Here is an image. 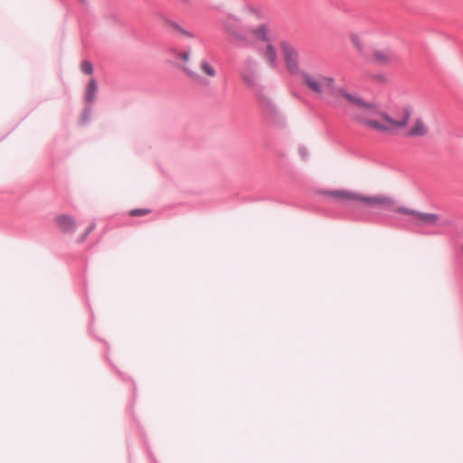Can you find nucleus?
Masks as SVG:
<instances>
[{
    "mask_svg": "<svg viewBox=\"0 0 463 463\" xmlns=\"http://www.w3.org/2000/svg\"><path fill=\"white\" fill-rule=\"evenodd\" d=\"M349 39L356 51L362 52L364 49V43L360 34L356 33H351L349 34Z\"/></svg>",
    "mask_w": 463,
    "mask_h": 463,
    "instance_id": "ddd939ff",
    "label": "nucleus"
},
{
    "mask_svg": "<svg viewBox=\"0 0 463 463\" xmlns=\"http://www.w3.org/2000/svg\"><path fill=\"white\" fill-rule=\"evenodd\" d=\"M403 109H408L410 111V116H411V110L408 107H404L402 109L394 111L392 113L386 112V114L390 115V116L397 115V114L401 113ZM383 112L385 113V111H383ZM409 119H411V117H409ZM409 122H410V120H408L407 124H409ZM405 128H407L406 134H405L406 137H411V138L423 137H426L430 132V128H429L428 124L426 123V121L422 118L418 117V118H415L411 121V123L409 127H408V125H406L403 128H399V129L395 130L394 132H390V133H386V134L387 135L396 134L397 132H399L401 130H404Z\"/></svg>",
    "mask_w": 463,
    "mask_h": 463,
    "instance_id": "39448f33",
    "label": "nucleus"
},
{
    "mask_svg": "<svg viewBox=\"0 0 463 463\" xmlns=\"http://www.w3.org/2000/svg\"><path fill=\"white\" fill-rule=\"evenodd\" d=\"M361 202L368 206L391 210L395 213H397V208L402 207V205H398L395 199L388 194H376L373 196L361 195Z\"/></svg>",
    "mask_w": 463,
    "mask_h": 463,
    "instance_id": "423d86ee",
    "label": "nucleus"
},
{
    "mask_svg": "<svg viewBox=\"0 0 463 463\" xmlns=\"http://www.w3.org/2000/svg\"><path fill=\"white\" fill-rule=\"evenodd\" d=\"M97 82L94 79H91L88 84L87 90H86V100L89 102H91L95 99V95L97 92Z\"/></svg>",
    "mask_w": 463,
    "mask_h": 463,
    "instance_id": "2eb2a0df",
    "label": "nucleus"
},
{
    "mask_svg": "<svg viewBox=\"0 0 463 463\" xmlns=\"http://www.w3.org/2000/svg\"><path fill=\"white\" fill-rule=\"evenodd\" d=\"M280 47L287 69L292 74L298 73L299 71L298 52L292 44L287 42L281 43Z\"/></svg>",
    "mask_w": 463,
    "mask_h": 463,
    "instance_id": "0eeeda50",
    "label": "nucleus"
},
{
    "mask_svg": "<svg viewBox=\"0 0 463 463\" xmlns=\"http://www.w3.org/2000/svg\"><path fill=\"white\" fill-rule=\"evenodd\" d=\"M56 225L65 232H72L76 228L75 221L68 215L61 214L55 217Z\"/></svg>",
    "mask_w": 463,
    "mask_h": 463,
    "instance_id": "f8f14e48",
    "label": "nucleus"
},
{
    "mask_svg": "<svg viewBox=\"0 0 463 463\" xmlns=\"http://www.w3.org/2000/svg\"><path fill=\"white\" fill-rule=\"evenodd\" d=\"M301 79L309 90L319 95L330 106L337 109L347 107L351 119L366 130L390 133L407 125L410 117L408 109L390 116L358 94L337 85L333 77L318 72H304Z\"/></svg>",
    "mask_w": 463,
    "mask_h": 463,
    "instance_id": "f257e3e1",
    "label": "nucleus"
},
{
    "mask_svg": "<svg viewBox=\"0 0 463 463\" xmlns=\"http://www.w3.org/2000/svg\"><path fill=\"white\" fill-rule=\"evenodd\" d=\"M80 70L83 73L88 74V75H90L93 72L92 64L88 61H84L81 62Z\"/></svg>",
    "mask_w": 463,
    "mask_h": 463,
    "instance_id": "dca6fc26",
    "label": "nucleus"
},
{
    "mask_svg": "<svg viewBox=\"0 0 463 463\" xmlns=\"http://www.w3.org/2000/svg\"><path fill=\"white\" fill-rule=\"evenodd\" d=\"M373 81L377 83H385L387 82V77L384 74H374L372 76Z\"/></svg>",
    "mask_w": 463,
    "mask_h": 463,
    "instance_id": "f3484780",
    "label": "nucleus"
},
{
    "mask_svg": "<svg viewBox=\"0 0 463 463\" xmlns=\"http://www.w3.org/2000/svg\"><path fill=\"white\" fill-rule=\"evenodd\" d=\"M167 24H168V28L174 33H177L182 34L187 38L194 37V34L193 33L184 30L183 27H181L179 24H177L175 22H169Z\"/></svg>",
    "mask_w": 463,
    "mask_h": 463,
    "instance_id": "4468645a",
    "label": "nucleus"
},
{
    "mask_svg": "<svg viewBox=\"0 0 463 463\" xmlns=\"http://www.w3.org/2000/svg\"><path fill=\"white\" fill-rule=\"evenodd\" d=\"M171 53L175 57L176 61L180 62V66L182 70L187 74V70H194L190 65V59L192 52L191 51H182L174 49L171 51Z\"/></svg>",
    "mask_w": 463,
    "mask_h": 463,
    "instance_id": "9b49d317",
    "label": "nucleus"
},
{
    "mask_svg": "<svg viewBox=\"0 0 463 463\" xmlns=\"http://www.w3.org/2000/svg\"><path fill=\"white\" fill-rule=\"evenodd\" d=\"M179 3H181L182 5H190L191 4V0H177Z\"/></svg>",
    "mask_w": 463,
    "mask_h": 463,
    "instance_id": "6ab92c4d",
    "label": "nucleus"
},
{
    "mask_svg": "<svg viewBox=\"0 0 463 463\" xmlns=\"http://www.w3.org/2000/svg\"><path fill=\"white\" fill-rule=\"evenodd\" d=\"M199 71L187 70V75L201 85L207 86L217 76V70L213 61L203 58L199 61Z\"/></svg>",
    "mask_w": 463,
    "mask_h": 463,
    "instance_id": "20e7f679",
    "label": "nucleus"
},
{
    "mask_svg": "<svg viewBox=\"0 0 463 463\" xmlns=\"http://www.w3.org/2000/svg\"><path fill=\"white\" fill-rule=\"evenodd\" d=\"M370 60L378 66L388 67L396 62L398 58L391 49L386 48L373 50L370 54Z\"/></svg>",
    "mask_w": 463,
    "mask_h": 463,
    "instance_id": "6e6552de",
    "label": "nucleus"
},
{
    "mask_svg": "<svg viewBox=\"0 0 463 463\" xmlns=\"http://www.w3.org/2000/svg\"><path fill=\"white\" fill-rule=\"evenodd\" d=\"M149 211L146 209H135L130 212L131 216H144L148 214Z\"/></svg>",
    "mask_w": 463,
    "mask_h": 463,
    "instance_id": "a211bd4d",
    "label": "nucleus"
},
{
    "mask_svg": "<svg viewBox=\"0 0 463 463\" xmlns=\"http://www.w3.org/2000/svg\"><path fill=\"white\" fill-rule=\"evenodd\" d=\"M326 195L334 198L339 202L356 201L361 202V195L358 193L348 190H332L324 193Z\"/></svg>",
    "mask_w": 463,
    "mask_h": 463,
    "instance_id": "9d476101",
    "label": "nucleus"
},
{
    "mask_svg": "<svg viewBox=\"0 0 463 463\" xmlns=\"http://www.w3.org/2000/svg\"><path fill=\"white\" fill-rule=\"evenodd\" d=\"M396 210L397 213L413 217L415 223L421 227H436L446 225L445 220L440 215L434 213L417 212L405 206L397 208Z\"/></svg>",
    "mask_w": 463,
    "mask_h": 463,
    "instance_id": "7ed1b4c3",
    "label": "nucleus"
},
{
    "mask_svg": "<svg viewBox=\"0 0 463 463\" xmlns=\"http://www.w3.org/2000/svg\"><path fill=\"white\" fill-rule=\"evenodd\" d=\"M222 26L230 41L238 46L250 45L254 40L261 56L274 67L277 61V50L273 44L271 32L267 24L250 26L246 18L228 16L222 21Z\"/></svg>",
    "mask_w": 463,
    "mask_h": 463,
    "instance_id": "f03ea898",
    "label": "nucleus"
},
{
    "mask_svg": "<svg viewBox=\"0 0 463 463\" xmlns=\"http://www.w3.org/2000/svg\"><path fill=\"white\" fill-rule=\"evenodd\" d=\"M258 72V62L253 58L248 57L243 60L241 69V74L244 82L253 86Z\"/></svg>",
    "mask_w": 463,
    "mask_h": 463,
    "instance_id": "1a4fd4ad",
    "label": "nucleus"
},
{
    "mask_svg": "<svg viewBox=\"0 0 463 463\" xmlns=\"http://www.w3.org/2000/svg\"><path fill=\"white\" fill-rule=\"evenodd\" d=\"M93 229H94V224H92V225L90 227V229H89L88 232H90V231H92Z\"/></svg>",
    "mask_w": 463,
    "mask_h": 463,
    "instance_id": "aec40b11",
    "label": "nucleus"
}]
</instances>
